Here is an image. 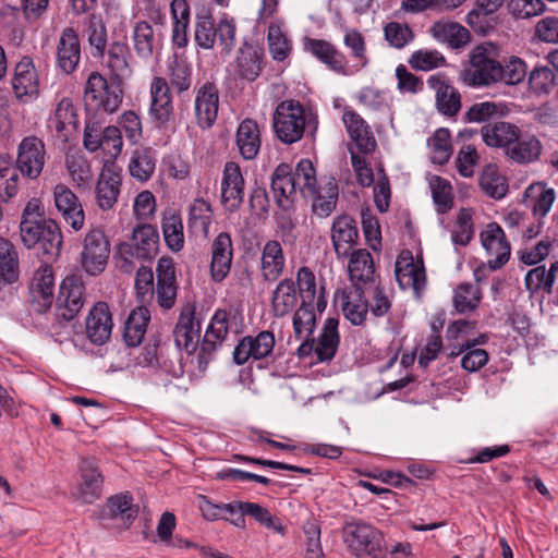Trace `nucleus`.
Instances as JSON below:
<instances>
[{
    "instance_id": "1",
    "label": "nucleus",
    "mask_w": 558,
    "mask_h": 558,
    "mask_svg": "<svg viewBox=\"0 0 558 558\" xmlns=\"http://www.w3.org/2000/svg\"><path fill=\"white\" fill-rule=\"evenodd\" d=\"M270 192L276 205L284 211L293 208L296 195L313 196L317 193L315 168L310 159H301L293 168L279 163L270 177Z\"/></svg>"
},
{
    "instance_id": "2",
    "label": "nucleus",
    "mask_w": 558,
    "mask_h": 558,
    "mask_svg": "<svg viewBox=\"0 0 558 558\" xmlns=\"http://www.w3.org/2000/svg\"><path fill=\"white\" fill-rule=\"evenodd\" d=\"M159 251V233L151 225H141L133 230L131 242H122L118 246L117 264L121 271L131 274L134 259L151 260Z\"/></svg>"
},
{
    "instance_id": "3",
    "label": "nucleus",
    "mask_w": 558,
    "mask_h": 558,
    "mask_svg": "<svg viewBox=\"0 0 558 558\" xmlns=\"http://www.w3.org/2000/svg\"><path fill=\"white\" fill-rule=\"evenodd\" d=\"M235 33L236 25L233 19L222 17L216 24L209 9H202L196 13L194 38L202 49H213L218 38L222 51L229 53L234 46Z\"/></svg>"
},
{
    "instance_id": "4",
    "label": "nucleus",
    "mask_w": 558,
    "mask_h": 558,
    "mask_svg": "<svg viewBox=\"0 0 558 558\" xmlns=\"http://www.w3.org/2000/svg\"><path fill=\"white\" fill-rule=\"evenodd\" d=\"M344 542L356 558H385L387 548L384 534L363 521L349 522L344 526Z\"/></svg>"
},
{
    "instance_id": "5",
    "label": "nucleus",
    "mask_w": 558,
    "mask_h": 558,
    "mask_svg": "<svg viewBox=\"0 0 558 558\" xmlns=\"http://www.w3.org/2000/svg\"><path fill=\"white\" fill-rule=\"evenodd\" d=\"M122 100L123 89L120 82L111 77L107 81L98 72L89 74L84 88L86 107L113 113L120 108Z\"/></svg>"
},
{
    "instance_id": "6",
    "label": "nucleus",
    "mask_w": 558,
    "mask_h": 558,
    "mask_svg": "<svg viewBox=\"0 0 558 558\" xmlns=\"http://www.w3.org/2000/svg\"><path fill=\"white\" fill-rule=\"evenodd\" d=\"M306 121L305 109L299 101H281L274 113L277 137L284 144L299 142L305 132Z\"/></svg>"
},
{
    "instance_id": "7",
    "label": "nucleus",
    "mask_w": 558,
    "mask_h": 558,
    "mask_svg": "<svg viewBox=\"0 0 558 558\" xmlns=\"http://www.w3.org/2000/svg\"><path fill=\"white\" fill-rule=\"evenodd\" d=\"M110 244L105 232L95 228L87 232L83 241L81 262L85 271L89 275L100 274L108 263Z\"/></svg>"
},
{
    "instance_id": "8",
    "label": "nucleus",
    "mask_w": 558,
    "mask_h": 558,
    "mask_svg": "<svg viewBox=\"0 0 558 558\" xmlns=\"http://www.w3.org/2000/svg\"><path fill=\"white\" fill-rule=\"evenodd\" d=\"M471 68L466 80L472 86H488L498 83L501 75V62L494 59L483 46L475 47L470 54Z\"/></svg>"
},
{
    "instance_id": "9",
    "label": "nucleus",
    "mask_w": 558,
    "mask_h": 558,
    "mask_svg": "<svg viewBox=\"0 0 558 558\" xmlns=\"http://www.w3.org/2000/svg\"><path fill=\"white\" fill-rule=\"evenodd\" d=\"M46 163L45 143L37 136L24 137L17 147L15 167L17 172L31 180L37 179Z\"/></svg>"
},
{
    "instance_id": "10",
    "label": "nucleus",
    "mask_w": 558,
    "mask_h": 558,
    "mask_svg": "<svg viewBox=\"0 0 558 558\" xmlns=\"http://www.w3.org/2000/svg\"><path fill=\"white\" fill-rule=\"evenodd\" d=\"M395 272L399 287L402 290L412 289L415 299L420 300L426 286L423 259H415L410 251H403L397 258Z\"/></svg>"
},
{
    "instance_id": "11",
    "label": "nucleus",
    "mask_w": 558,
    "mask_h": 558,
    "mask_svg": "<svg viewBox=\"0 0 558 558\" xmlns=\"http://www.w3.org/2000/svg\"><path fill=\"white\" fill-rule=\"evenodd\" d=\"M229 331V313L217 310L206 329L198 353V367L205 369Z\"/></svg>"
},
{
    "instance_id": "12",
    "label": "nucleus",
    "mask_w": 558,
    "mask_h": 558,
    "mask_svg": "<svg viewBox=\"0 0 558 558\" xmlns=\"http://www.w3.org/2000/svg\"><path fill=\"white\" fill-rule=\"evenodd\" d=\"M84 283L82 276H66L57 296L58 316L66 322L72 320L84 304Z\"/></svg>"
},
{
    "instance_id": "13",
    "label": "nucleus",
    "mask_w": 558,
    "mask_h": 558,
    "mask_svg": "<svg viewBox=\"0 0 558 558\" xmlns=\"http://www.w3.org/2000/svg\"><path fill=\"white\" fill-rule=\"evenodd\" d=\"M482 246L489 258L487 266L490 270L500 269L510 258L511 246L506 239L502 228L497 222H490L480 234Z\"/></svg>"
},
{
    "instance_id": "14",
    "label": "nucleus",
    "mask_w": 558,
    "mask_h": 558,
    "mask_svg": "<svg viewBox=\"0 0 558 558\" xmlns=\"http://www.w3.org/2000/svg\"><path fill=\"white\" fill-rule=\"evenodd\" d=\"M330 239L337 258H348L360 239L355 220L349 215L337 216L330 228Z\"/></svg>"
},
{
    "instance_id": "15",
    "label": "nucleus",
    "mask_w": 558,
    "mask_h": 558,
    "mask_svg": "<svg viewBox=\"0 0 558 558\" xmlns=\"http://www.w3.org/2000/svg\"><path fill=\"white\" fill-rule=\"evenodd\" d=\"M264 64V49L253 43L244 41L236 52L233 73L239 80L254 82L262 74Z\"/></svg>"
},
{
    "instance_id": "16",
    "label": "nucleus",
    "mask_w": 558,
    "mask_h": 558,
    "mask_svg": "<svg viewBox=\"0 0 558 558\" xmlns=\"http://www.w3.org/2000/svg\"><path fill=\"white\" fill-rule=\"evenodd\" d=\"M244 178L234 161L225 163L221 179V202L226 210L236 211L244 199Z\"/></svg>"
},
{
    "instance_id": "17",
    "label": "nucleus",
    "mask_w": 558,
    "mask_h": 558,
    "mask_svg": "<svg viewBox=\"0 0 558 558\" xmlns=\"http://www.w3.org/2000/svg\"><path fill=\"white\" fill-rule=\"evenodd\" d=\"M195 315V305L192 303L185 304L173 329L175 345L189 353H193L196 350L199 341L201 323L196 319Z\"/></svg>"
},
{
    "instance_id": "18",
    "label": "nucleus",
    "mask_w": 558,
    "mask_h": 558,
    "mask_svg": "<svg viewBox=\"0 0 558 558\" xmlns=\"http://www.w3.org/2000/svg\"><path fill=\"white\" fill-rule=\"evenodd\" d=\"M12 87L16 98L29 102L39 95L38 74L31 57L24 56L15 65Z\"/></svg>"
},
{
    "instance_id": "19",
    "label": "nucleus",
    "mask_w": 558,
    "mask_h": 558,
    "mask_svg": "<svg viewBox=\"0 0 558 558\" xmlns=\"http://www.w3.org/2000/svg\"><path fill=\"white\" fill-rule=\"evenodd\" d=\"M76 499L83 504H93L102 494L104 476L95 458H82Z\"/></svg>"
},
{
    "instance_id": "20",
    "label": "nucleus",
    "mask_w": 558,
    "mask_h": 558,
    "mask_svg": "<svg viewBox=\"0 0 558 558\" xmlns=\"http://www.w3.org/2000/svg\"><path fill=\"white\" fill-rule=\"evenodd\" d=\"M274 347L275 336L271 331L263 330L255 337L246 336L235 345L233 361L238 365H242L251 357L254 360L267 357L272 352Z\"/></svg>"
},
{
    "instance_id": "21",
    "label": "nucleus",
    "mask_w": 558,
    "mask_h": 558,
    "mask_svg": "<svg viewBox=\"0 0 558 558\" xmlns=\"http://www.w3.org/2000/svg\"><path fill=\"white\" fill-rule=\"evenodd\" d=\"M53 201L66 225L74 231L81 230L85 222V213L75 193L65 184H57L53 189Z\"/></svg>"
},
{
    "instance_id": "22",
    "label": "nucleus",
    "mask_w": 558,
    "mask_h": 558,
    "mask_svg": "<svg viewBox=\"0 0 558 558\" xmlns=\"http://www.w3.org/2000/svg\"><path fill=\"white\" fill-rule=\"evenodd\" d=\"M219 107V90L211 82L204 83L196 89L194 99V112L196 123L202 129L214 125Z\"/></svg>"
},
{
    "instance_id": "23",
    "label": "nucleus",
    "mask_w": 558,
    "mask_h": 558,
    "mask_svg": "<svg viewBox=\"0 0 558 558\" xmlns=\"http://www.w3.org/2000/svg\"><path fill=\"white\" fill-rule=\"evenodd\" d=\"M157 286L156 299L157 303L163 310H170L174 306L177 300V279L174 262L171 257H161L156 267Z\"/></svg>"
},
{
    "instance_id": "24",
    "label": "nucleus",
    "mask_w": 558,
    "mask_h": 558,
    "mask_svg": "<svg viewBox=\"0 0 558 558\" xmlns=\"http://www.w3.org/2000/svg\"><path fill=\"white\" fill-rule=\"evenodd\" d=\"M81 61V41L73 27L62 29L56 51V64L64 74H72Z\"/></svg>"
},
{
    "instance_id": "25",
    "label": "nucleus",
    "mask_w": 558,
    "mask_h": 558,
    "mask_svg": "<svg viewBox=\"0 0 558 558\" xmlns=\"http://www.w3.org/2000/svg\"><path fill=\"white\" fill-rule=\"evenodd\" d=\"M122 173L113 165H105L99 174L95 194L96 203L102 210H109L116 205L121 192Z\"/></svg>"
},
{
    "instance_id": "26",
    "label": "nucleus",
    "mask_w": 558,
    "mask_h": 558,
    "mask_svg": "<svg viewBox=\"0 0 558 558\" xmlns=\"http://www.w3.org/2000/svg\"><path fill=\"white\" fill-rule=\"evenodd\" d=\"M132 43L136 56L149 61L161 50L162 35L156 32L149 22L142 20L135 22L133 26Z\"/></svg>"
},
{
    "instance_id": "27",
    "label": "nucleus",
    "mask_w": 558,
    "mask_h": 558,
    "mask_svg": "<svg viewBox=\"0 0 558 558\" xmlns=\"http://www.w3.org/2000/svg\"><path fill=\"white\" fill-rule=\"evenodd\" d=\"M342 121L347 132L362 154H371L376 149L377 143L371 126L354 110L345 109L342 114Z\"/></svg>"
},
{
    "instance_id": "28",
    "label": "nucleus",
    "mask_w": 558,
    "mask_h": 558,
    "mask_svg": "<svg viewBox=\"0 0 558 558\" xmlns=\"http://www.w3.org/2000/svg\"><path fill=\"white\" fill-rule=\"evenodd\" d=\"M232 258L231 236L227 232H220L211 243L210 274L214 281L221 282L228 276Z\"/></svg>"
},
{
    "instance_id": "29",
    "label": "nucleus",
    "mask_w": 558,
    "mask_h": 558,
    "mask_svg": "<svg viewBox=\"0 0 558 558\" xmlns=\"http://www.w3.org/2000/svg\"><path fill=\"white\" fill-rule=\"evenodd\" d=\"M304 49L311 52L322 63L326 64L330 70L343 75L349 74L345 56L331 43L324 39L305 38Z\"/></svg>"
},
{
    "instance_id": "30",
    "label": "nucleus",
    "mask_w": 558,
    "mask_h": 558,
    "mask_svg": "<svg viewBox=\"0 0 558 558\" xmlns=\"http://www.w3.org/2000/svg\"><path fill=\"white\" fill-rule=\"evenodd\" d=\"M54 278L49 266L40 267L34 274L29 293L32 304L38 313L46 312L53 301Z\"/></svg>"
},
{
    "instance_id": "31",
    "label": "nucleus",
    "mask_w": 558,
    "mask_h": 558,
    "mask_svg": "<svg viewBox=\"0 0 558 558\" xmlns=\"http://www.w3.org/2000/svg\"><path fill=\"white\" fill-rule=\"evenodd\" d=\"M112 330V318L109 306L98 302L89 311L86 318V335L90 342L101 345L108 341Z\"/></svg>"
},
{
    "instance_id": "32",
    "label": "nucleus",
    "mask_w": 558,
    "mask_h": 558,
    "mask_svg": "<svg viewBox=\"0 0 558 558\" xmlns=\"http://www.w3.org/2000/svg\"><path fill=\"white\" fill-rule=\"evenodd\" d=\"M47 126L57 133L62 141H68L70 134L78 128V118L72 99L64 97L56 106L48 118Z\"/></svg>"
},
{
    "instance_id": "33",
    "label": "nucleus",
    "mask_w": 558,
    "mask_h": 558,
    "mask_svg": "<svg viewBox=\"0 0 558 558\" xmlns=\"http://www.w3.org/2000/svg\"><path fill=\"white\" fill-rule=\"evenodd\" d=\"M348 272L354 289L363 290V287L375 281V266L372 254L365 248H359L349 255Z\"/></svg>"
},
{
    "instance_id": "34",
    "label": "nucleus",
    "mask_w": 558,
    "mask_h": 558,
    "mask_svg": "<svg viewBox=\"0 0 558 558\" xmlns=\"http://www.w3.org/2000/svg\"><path fill=\"white\" fill-rule=\"evenodd\" d=\"M150 114L159 125L166 124L173 112L170 87L166 78L154 77L150 84Z\"/></svg>"
},
{
    "instance_id": "35",
    "label": "nucleus",
    "mask_w": 558,
    "mask_h": 558,
    "mask_svg": "<svg viewBox=\"0 0 558 558\" xmlns=\"http://www.w3.org/2000/svg\"><path fill=\"white\" fill-rule=\"evenodd\" d=\"M34 243L23 242L28 248L38 246L45 255L58 256L62 246L60 227L53 219L41 221L37 225Z\"/></svg>"
},
{
    "instance_id": "36",
    "label": "nucleus",
    "mask_w": 558,
    "mask_h": 558,
    "mask_svg": "<svg viewBox=\"0 0 558 558\" xmlns=\"http://www.w3.org/2000/svg\"><path fill=\"white\" fill-rule=\"evenodd\" d=\"M524 204L531 207L533 216L544 219L556 199V192L544 182L530 184L524 191Z\"/></svg>"
},
{
    "instance_id": "37",
    "label": "nucleus",
    "mask_w": 558,
    "mask_h": 558,
    "mask_svg": "<svg viewBox=\"0 0 558 558\" xmlns=\"http://www.w3.org/2000/svg\"><path fill=\"white\" fill-rule=\"evenodd\" d=\"M260 144V131L257 122L252 119L243 120L236 130V146L243 159H255Z\"/></svg>"
},
{
    "instance_id": "38",
    "label": "nucleus",
    "mask_w": 558,
    "mask_h": 558,
    "mask_svg": "<svg viewBox=\"0 0 558 558\" xmlns=\"http://www.w3.org/2000/svg\"><path fill=\"white\" fill-rule=\"evenodd\" d=\"M131 58L130 48L124 41H112L106 53V66L111 72V78L117 82H122L123 78L132 74V69L129 64Z\"/></svg>"
},
{
    "instance_id": "39",
    "label": "nucleus",
    "mask_w": 558,
    "mask_h": 558,
    "mask_svg": "<svg viewBox=\"0 0 558 558\" xmlns=\"http://www.w3.org/2000/svg\"><path fill=\"white\" fill-rule=\"evenodd\" d=\"M338 325L337 318H327L317 342L314 341V353L318 362H329L335 357L340 343Z\"/></svg>"
},
{
    "instance_id": "40",
    "label": "nucleus",
    "mask_w": 558,
    "mask_h": 558,
    "mask_svg": "<svg viewBox=\"0 0 558 558\" xmlns=\"http://www.w3.org/2000/svg\"><path fill=\"white\" fill-rule=\"evenodd\" d=\"M520 129L509 122L487 123L482 126L483 142L490 147L506 148L518 140Z\"/></svg>"
},
{
    "instance_id": "41",
    "label": "nucleus",
    "mask_w": 558,
    "mask_h": 558,
    "mask_svg": "<svg viewBox=\"0 0 558 558\" xmlns=\"http://www.w3.org/2000/svg\"><path fill=\"white\" fill-rule=\"evenodd\" d=\"M428 83L436 87L437 110L447 118L456 117L461 109V94L452 85L432 76Z\"/></svg>"
},
{
    "instance_id": "42",
    "label": "nucleus",
    "mask_w": 558,
    "mask_h": 558,
    "mask_svg": "<svg viewBox=\"0 0 558 558\" xmlns=\"http://www.w3.org/2000/svg\"><path fill=\"white\" fill-rule=\"evenodd\" d=\"M150 322V311L145 306L133 310L124 324L123 340L128 347H138Z\"/></svg>"
},
{
    "instance_id": "43",
    "label": "nucleus",
    "mask_w": 558,
    "mask_h": 558,
    "mask_svg": "<svg viewBox=\"0 0 558 558\" xmlns=\"http://www.w3.org/2000/svg\"><path fill=\"white\" fill-rule=\"evenodd\" d=\"M286 258L281 244L276 240L265 243L262 252V275L266 281L274 282L282 274Z\"/></svg>"
},
{
    "instance_id": "44",
    "label": "nucleus",
    "mask_w": 558,
    "mask_h": 558,
    "mask_svg": "<svg viewBox=\"0 0 558 558\" xmlns=\"http://www.w3.org/2000/svg\"><path fill=\"white\" fill-rule=\"evenodd\" d=\"M19 255L14 245L0 238V290L19 280Z\"/></svg>"
},
{
    "instance_id": "45",
    "label": "nucleus",
    "mask_w": 558,
    "mask_h": 558,
    "mask_svg": "<svg viewBox=\"0 0 558 558\" xmlns=\"http://www.w3.org/2000/svg\"><path fill=\"white\" fill-rule=\"evenodd\" d=\"M296 286L301 303L315 304L316 310L325 311L327 302L324 295H316V279L314 272L306 266L301 267L296 274Z\"/></svg>"
},
{
    "instance_id": "46",
    "label": "nucleus",
    "mask_w": 558,
    "mask_h": 558,
    "mask_svg": "<svg viewBox=\"0 0 558 558\" xmlns=\"http://www.w3.org/2000/svg\"><path fill=\"white\" fill-rule=\"evenodd\" d=\"M296 304L295 282L286 278L281 280L272 292L271 307L276 317L288 315Z\"/></svg>"
},
{
    "instance_id": "47",
    "label": "nucleus",
    "mask_w": 558,
    "mask_h": 558,
    "mask_svg": "<svg viewBox=\"0 0 558 558\" xmlns=\"http://www.w3.org/2000/svg\"><path fill=\"white\" fill-rule=\"evenodd\" d=\"M47 220L45 208L40 199L32 198L26 204L20 223L21 238L23 242L34 243L37 225Z\"/></svg>"
},
{
    "instance_id": "48",
    "label": "nucleus",
    "mask_w": 558,
    "mask_h": 558,
    "mask_svg": "<svg viewBox=\"0 0 558 558\" xmlns=\"http://www.w3.org/2000/svg\"><path fill=\"white\" fill-rule=\"evenodd\" d=\"M542 153V144L533 135L521 136L508 147L506 155L518 163H529L538 159Z\"/></svg>"
},
{
    "instance_id": "49",
    "label": "nucleus",
    "mask_w": 558,
    "mask_h": 558,
    "mask_svg": "<svg viewBox=\"0 0 558 558\" xmlns=\"http://www.w3.org/2000/svg\"><path fill=\"white\" fill-rule=\"evenodd\" d=\"M430 34L439 41L447 43L452 48H460L470 40L469 31L458 23L435 22Z\"/></svg>"
},
{
    "instance_id": "50",
    "label": "nucleus",
    "mask_w": 558,
    "mask_h": 558,
    "mask_svg": "<svg viewBox=\"0 0 558 558\" xmlns=\"http://www.w3.org/2000/svg\"><path fill=\"white\" fill-rule=\"evenodd\" d=\"M482 300L481 289L470 282L457 286L453 293V306L459 314L473 312Z\"/></svg>"
},
{
    "instance_id": "51",
    "label": "nucleus",
    "mask_w": 558,
    "mask_h": 558,
    "mask_svg": "<svg viewBox=\"0 0 558 558\" xmlns=\"http://www.w3.org/2000/svg\"><path fill=\"white\" fill-rule=\"evenodd\" d=\"M338 184L330 178L324 187L318 189L313 202V211L319 217H328L335 209L338 202Z\"/></svg>"
},
{
    "instance_id": "52",
    "label": "nucleus",
    "mask_w": 558,
    "mask_h": 558,
    "mask_svg": "<svg viewBox=\"0 0 558 558\" xmlns=\"http://www.w3.org/2000/svg\"><path fill=\"white\" fill-rule=\"evenodd\" d=\"M506 113V106L494 101L473 104L463 114L464 123H485L492 119L500 118Z\"/></svg>"
},
{
    "instance_id": "53",
    "label": "nucleus",
    "mask_w": 558,
    "mask_h": 558,
    "mask_svg": "<svg viewBox=\"0 0 558 558\" xmlns=\"http://www.w3.org/2000/svg\"><path fill=\"white\" fill-rule=\"evenodd\" d=\"M342 311L347 319L353 325H361L366 317L368 305L363 298V290L354 289L353 292L342 293Z\"/></svg>"
},
{
    "instance_id": "54",
    "label": "nucleus",
    "mask_w": 558,
    "mask_h": 558,
    "mask_svg": "<svg viewBox=\"0 0 558 558\" xmlns=\"http://www.w3.org/2000/svg\"><path fill=\"white\" fill-rule=\"evenodd\" d=\"M481 190L492 198L500 199L508 192L505 177L500 175L493 166H487L478 179Z\"/></svg>"
},
{
    "instance_id": "55",
    "label": "nucleus",
    "mask_w": 558,
    "mask_h": 558,
    "mask_svg": "<svg viewBox=\"0 0 558 558\" xmlns=\"http://www.w3.org/2000/svg\"><path fill=\"white\" fill-rule=\"evenodd\" d=\"M269 52L275 61H284L291 53L292 43L279 24H270L267 33Z\"/></svg>"
},
{
    "instance_id": "56",
    "label": "nucleus",
    "mask_w": 558,
    "mask_h": 558,
    "mask_svg": "<svg viewBox=\"0 0 558 558\" xmlns=\"http://www.w3.org/2000/svg\"><path fill=\"white\" fill-rule=\"evenodd\" d=\"M211 206L204 198H196L190 206L189 228L207 235L211 223Z\"/></svg>"
},
{
    "instance_id": "57",
    "label": "nucleus",
    "mask_w": 558,
    "mask_h": 558,
    "mask_svg": "<svg viewBox=\"0 0 558 558\" xmlns=\"http://www.w3.org/2000/svg\"><path fill=\"white\" fill-rule=\"evenodd\" d=\"M111 518H121L129 526L137 515V509L133 507V497L130 493H120L111 496L107 501Z\"/></svg>"
},
{
    "instance_id": "58",
    "label": "nucleus",
    "mask_w": 558,
    "mask_h": 558,
    "mask_svg": "<svg viewBox=\"0 0 558 558\" xmlns=\"http://www.w3.org/2000/svg\"><path fill=\"white\" fill-rule=\"evenodd\" d=\"M155 168L156 159L150 149L134 151L129 163L131 175L142 182L147 181L151 177Z\"/></svg>"
},
{
    "instance_id": "59",
    "label": "nucleus",
    "mask_w": 558,
    "mask_h": 558,
    "mask_svg": "<svg viewBox=\"0 0 558 558\" xmlns=\"http://www.w3.org/2000/svg\"><path fill=\"white\" fill-rule=\"evenodd\" d=\"M432 196L438 214L448 213L453 206L452 186L441 177L434 175L429 181Z\"/></svg>"
},
{
    "instance_id": "60",
    "label": "nucleus",
    "mask_w": 558,
    "mask_h": 558,
    "mask_svg": "<svg viewBox=\"0 0 558 558\" xmlns=\"http://www.w3.org/2000/svg\"><path fill=\"white\" fill-rule=\"evenodd\" d=\"M17 190V169L11 166L8 156L0 155V198L5 202L15 196Z\"/></svg>"
},
{
    "instance_id": "61",
    "label": "nucleus",
    "mask_w": 558,
    "mask_h": 558,
    "mask_svg": "<svg viewBox=\"0 0 558 558\" xmlns=\"http://www.w3.org/2000/svg\"><path fill=\"white\" fill-rule=\"evenodd\" d=\"M428 145L433 153L432 161L434 163L444 165L449 160L452 154V146L448 129L440 128L436 130L434 135L428 140Z\"/></svg>"
},
{
    "instance_id": "62",
    "label": "nucleus",
    "mask_w": 558,
    "mask_h": 558,
    "mask_svg": "<svg viewBox=\"0 0 558 558\" xmlns=\"http://www.w3.org/2000/svg\"><path fill=\"white\" fill-rule=\"evenodd\" d=\"M87 35L88 44L92 47V56L104 58L107 46V29L102 21L94 14L89 17Z\"/></svg>"
},
{
    "instance_id": "63",
    "label": "nucleus",
    "mask_w": 558,
    "mask_h": 558,
    "mask_svg": "<svg viewBox=\"0 0 558 558\" xmlns=\"http://www.w3.org/2000/svg\"><path fill=\"white\" fill-rule=\"evenodd\" d=\"M315 304L301 303L293 315V330L296 338L301 339L304 335L311 336L315 328Z\"/></svg>"
},
{
    "instance_id": "64",
    "label": "nucleus",
    "mask_w": 558,
    "mask_h": 558,
    "mask_svg": "<svg viewBox=\"0 0 558 558\" xmlns=\"http://www.w3.org/2000/svg\"><path fill=\"white\" fill-rule=\"evenodd\" d=\"M474 234L473 213L470 208H461L456 220V229L451 233V240L454 244L465 246L470 243Z\"/></svg>"
}]
</instances>
